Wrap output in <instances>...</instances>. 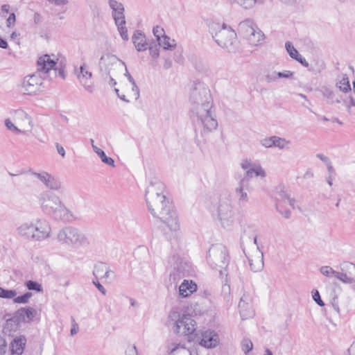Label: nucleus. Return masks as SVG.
I'll use <instances>...</instances> for the list:
<instances>
[{
    "label": "nucleus",
    "mask_w": 355,
    "mask_h": 355,
    "mask_svg": "<svg viewBox=\"0 0 355 355\" xmlns=\"http://www.w3.org/2000/svg\"><path fill=\"white\" fill-rule=\"evenodd\" d=\"M165 186L161 181H152L146 191V201L148 211L159 218L171 231L179 230L178 217L174 206L164 194Z\"/></svg>",
    "instance_id": "f257e3e1"
},
{
    "label": "nucleus",
    "mask_w": 355,
    "mask_h": 355,
    "mask_svg": "<svg viewBox=\"0 0 355 355\" xmlns=\"http://www.w3.org/2000/svg\"><path fill=\"white\" fill-rule=\"evenodd\" d=\"M213 102L191 107V119L194 126L197 143L204 140L205 136L216 130L218 122L212 110Z\"/></svg>",
    "instance_id": "f03ea898"
},
{
    "label": "nucleus",
    "mask_w": 355,
    "mask_h": 355,
    "mask_svg": "<svg viewBox=\"0 0 355 355\" xmlns=\"http://www.w3.org/2000/svg\"><path fill=\"white\" fill-rule=\"evenodd\" d=\"M39 202L42 211L55 220L71 222L75 218L60 198L51 191L41 193L39 196Z\"/></svg>",
    "instance_id": "7ed1b4c3"
},
{
    "label": "nucleus",
    "mask_w": 355,
    "mask_h": 355,
    "mask_svg": "<svg viewBox=\"0 0 355 355\" xmlns=\"http://www.w3.org/2000/svg\"><path fill=\"white\" fill-rule=\"evenodd\" d=\"M209 31L218 46L228 52L235 53L239 48L236 32L225 24L211 21L209 24Z\"/></svg>",
    "instance_id": "20e7f679"
},
{
    "label": "nucleus",
    "mask_w": 355,
    "mask_h": 355,
    "mask_svg": "<svg viewBox=\"0 0 355 355\" xmlns=\"http://www.w3.org/2000/svg\"><path fill=\"white\" fill-rule=\"evenodd\" d=\"M58 241L74 248H80L88 243L87 239L79 230L68 226L60 230L57 235Z\"/></svg>",
    "instance_id": "39448f33"
},
{
    "label": "nucleus",
    "mask_w": 355,
    "mask_h": 355,
    "mask_svg": "<svg viewBox=\"0 0 355 355\" xmlns=\"http://www.w3.org/2000/svg\"><path fill=\"white\" fill-rule=\"evenodd\" d=\"M207 259L210 266L219 270L222 275V269L227 267L229 261L227 248L222 244L212 245L208 251Z\"/></svg>",
    "instance_id": "423d86ee"
},
{
    "label": "nucleus",
    "mask_w": 355,
    "mask_h": 355,
    "mask_svg": "<svg viewBox=\"0 0 355 355\" xmlns=\"http://www.w3.org/2000/svg\"><path fill=\"white\" fill-rule=\"evenodd\" d=\"M250 232L251 230L249 227L248 230H244L243 234L241 236V245L243 246L245 243H250L252 240H253V243L257 246V252L258 256L255 259L248 256L246 254L245 256L248 259L251 270L253 272H258L262 270L263 268V252L260 251L259 247L257 245V235L254 234H251Z\"/></svg>",
    "instance_id": "0eeeda50"
},
{
    "label": "nucleus",
    "mask_w": 355,
    "mask_h": 355,
    "mask_svg": "<svg viewBox=\"0 0 355 355\" xmlns=\"http://www.w3.org/2000/svg\"><path fill=\"white\" fill-rule=\"evenodd\" d=\"M230 197V196L227 194L225 198H220L218 207V215L221 224L227 229L230 228L234 222V211Z\"/></svg>",
    "instance_id": "6e6552de"
},
{
    "label": "nucleus",
    "mask_w": 355,
    "mask_h": 355,
    "mask_svg": "<svg viewBox=\"0 0 355 355\" xmlns=\"http://www.w3.org/2000/svg\"><path fill=\"white\" fill-rule=\"evenodd\" d=\"M196 322L189 314H183L175 322L174 332L178 334L188 336L189 341L195 340Z\"/></svg>",
    "instance_id": "1a4fd4ad"
},
{
    "label": "nucleus",
    "mask_w": 355,
    "mask_h": 355,
    "mask_svg": "<svg viewBox=\"0 0 355 355\" xmlns=\"http://www.w3.org/2000/svg\"><path fill=\"white\" fill-rule=\"evenodd\" d=\"M190 102L191 107L213 102L210 90L202 83L196 84L190 93Z\"/></svg>",
    "instance_id": "9d476101"
},
{
    "label": "nucleus",
    "mask_w": 355,
    "mask_h": 355,
    "mask_svg": "<svg viewBox=\"0 0 355 355\" xmlns=\"http://www.w3.org/2000/svg\"><path fill=\"white\" fill-rule=\"evenodd\" d=\"M42 80L43 79L36 74L24 77L20 85L21 92L27 95L35 94L40 90Z\"/></svg>",
    "instance_id": "9b49d317"
},
{
    "label": "nucleus",
    "mask_w": 355,
    "mask_h": 355,
    "mask_svg": "<svg viewBox=\"0 0 355 355\" xmlns=\"http://www.w3.org/2000/svg\"><path fill=\"white\" fill-rule=\"evenodd\" d=\"M30 173L31 175L40 180V181L42 182L45 185V187L49 189L51 191H62L63 187L62 182L49 173L46 171L37 173L32 171H30Z\"/></svg>",
    "instance_id": "f8f14e48"
},
{
    "label": "nucleus",
    "mask_w": 355,
    "mask_h": 355,
    "mask_svg": "<svg viewBox=\"0 0 355 355\" xmlns=\"http://www.w3.org/2000/svg\"><path fill=\"white\" fill-rule=\"evenodd\" d=\"M196 340L194 341L198 342V343L206 348H214L216 347L219 343L218 335L214 331H205L202 333L200 337H196Z\"/></svg>",
    "instance_id": "ddd939ff"
},
{
    "label": "nucleus",
    "mask_w": 355,
    "mask_h": 355,
    "mask_svg": "<svg viewBox=\"0 0 355 355\" xmlns=\"http://www.w3.org/2000/svg\"><path fill=\"white\" fill-rule=\"evenodd\" d=\"M51 227L45 220L38 219L34 224L33 239L42 241L50 236Z\"/></svg>",
    "instance_id": "4468645a"
},
{
    "label": "nucleus",
    "mask_w": 355,
    "mask_h": 355,
    "mask_svg": "<svg viewBox=\"0 0 355 355\" xmlns=\"http://www.w3.org/2000/svg\"><path fill=\"white\" fill-rule=\"evenodd\" d=\"M77 78L80 83L87 92L89 93L93 92L94 87L91 81L92 73L88 70V67L85 63L80 67V72L77 75Z\"/></svg>",
    "instance_id": "2eb2a0df"
},
{
    "label": "nucleus",
    "mask_w": 355,
    "mask_h": 355,
    "mask_svg": "<svg viewBox=\"0 0 355 355\" xmlns=\"http://www.w3.org/2000/svg\"><path fill=\"white\" fill-rule=\"evenodd\" d=\"M102 62H107V65H112L114 66V67H121L123 66L125 67V76L128 78L129 82L131 84H135V81L128 72L125 63L120 60L116 56L112 54L107 53L105 55L101 56L99 64H101Z\"/></svg>",
    "instance_id": "dca6fc26"
},
{
    "label": "nucleus",
    "mask_w": 355,
    "mask_h": 355,
    "mask_svg": "<svg viewBox=\"0 0 355 355\" xmlns=\"http://www.w3.org/2000/svg\"><path fill=\"white\" fill-rule=\"evenodd\" d=\"M276 204H288L291 207H295V200L290 197L288 190L284 185H279L275 189Z\"/></svg>",
    "instance_id": "f3484780"
},
{
    "label": "nucleus",
    "mask_w": 355,
    "mask_h": 355,
    "mask_svg": "<svg viewBox=\"0 0 355 355\" xmlns=\"http://www.w3.org/2000/svg\"><path fill=\"white\" fill-rule=\"evenodd\" d=\"M248 190V180L246 178H243L239 182V187L235 189V194L239 205L243 206L248 202L249 198L247 193Z\"/></svg>",
    "instance_id": "a211bd4d"
},
{
    "label": "nucleus",
    "mask_w": 355,
    "mask_h": 355,
    "mask_svg": "<svg viewBox=\"0 0 355 355\" xmlns=\"http://www.w3.org/2000/svg\"><path fill=\"white\" fill-rule=\"evenodd\" d=\"M110 8L112 10V15L115 23L125 24L123 5L116 0H107Z\"/></svg>",
    "instance_id": "6ab92c4d"
},
{
    "label": "nucleus",
    "mask_w": 355,
    "mask_h": 355,
    "mask_svg": "<svg viewBox=\"0 0 355 355\" xmlns=\"http://www.w3.org/2000/svg\"><path fill=\"white\" fill-rule=\"evenodd\" d=\"M239 309L241 318L245 320L253 317L254 315L251 300L249 296L243 295L239 303Z\"/></svg>",
    "instance_id": "aec40b11"
},
{
    "label": "nucleus",
    "mask_w": 355,
    "mask_h": 355,
    "mask_svg": "<svg viewBox=\"0 0 355 355\" xmlns=\"http://www.w3.org/2000/svg\"><path fill=\"white\" fill-rule=\"evenodd\" d=\"M6 316L7 315L4 316L6 323L3 326V332L10 335L12 333H15L19 329L22 321L17 316L15 312L13 315L9 318H6Z\"/></svg>",
    "instance_id": "412c9836"
},
{
    "label": "nucleus",
    "mask_w": 355,
    "mask_h": 355,
    "mask_svg": "<svg viewBox=\"0 0 355 355\" xmlns=\"http://www.w3.org/2000/svg\"><path fill=\"white\" fill-rule=\"evenodd\" d=\"M37 71L40 72L48 73L56 65V62L52 60L49 55H44L39 58L37 62Z\"/></svg>",
    "instance_id": "4be33fe9"
},
{
    "label": "nucleus",
    "mask_w": 355,
    "mask_h": 355,
    "mask_svg": "<svg viewBox=\"0 0 355 355\" xmlns=\"http://www.w3.org/2000/svg\"><path fill=\"white\" fill-rule=\"evenodd\" d=\"M257 27V25L252 20L249 19H245L239 23L238 26V32L242 37L247 39V37L254 33Z\"/></svg>",
    "instance_id": "5701e85b"
},
{
    "label": "nucleus",
    "mask_w": 355,
    "mask_h": 355,
    "mask_svg": "<svg viewBox=\"0 0 355 355\" xmlns=\"http://www.w3.org/2000/svg\"><path fill=\"white\" fill-rule=\"evenodd\" d=\"M132 40L138 51H144L148 49L149 44L146 41V35L141 31H135Z\"/></svg>",
    "instance_id": "b1692460"
},
{
    "label": "nucleus",
    "mask_w": 355,
    "mask_h": 355,
    "mask_svg": "<svg viewBox=\"0 0 355 355\" xmlns=\"http://www.w3.org/2000/svg\"><path fill=\"white\" fill-rule=\"evenodd\" d=\"M15 313L22 322H31L37 315V311L31 306L21 308Z\"/></svg>",
    "instance_id": "393cba45"
},
{
    "label": "nucleus",
    "mask_w": 355,
    "mask_h": 355,
    "mask_svg": "<svg viewBox=\"0 0 355 355\" xmlns=\"http://www.w3.org/2000/svg\"><path fill=\"white\" fill-rule=\"evenodd\" d=\"M26 343V339L24 336L14 338L10 345L11 355H21L24 352Z\"/></svg>",
    "instance_id": "a878e982"
},
{
    "label": "nucleus",
    "mask_w": 355,
    "mask_h": 355,
    "mask_svg": "<svg viewBox=\"0 0 355 355\" xmlns=\"http://www.w3.org/2000/svg\"><path fill=\"white\" fill-rule=\"evenodd\" d=\"M197 285L192 280L184 279L179 286V295L182 297H187L196 291Z\"/></svg>",
    "instance_id": "bb28decb"
},
{
    "label": "nucleus",
    "mask_w": 355,
    "mask_h": 355,
    "mask_svg": "<svg viewBox=\"0 0 355 355\" xmlns=\"http://www.w3.org/2000/svg\"><path fill=\"white\" fill-rule=\"evenodd\" d=\"M252 46H258L264 40V34L257 27L254 33L246 39Z\"/></svg>",
    "instance_id": "cd10ccee"
},
{
    "label": "nucleus",
    "mask_w": 355,
    "mask_h": 355,
    "mask_svg": "<svg viewBox=\"0 0 355 355\" xmlns=\"http://www.w3.org/2000/svg\"><path fill=\"white\" fill-rule=\"evenodd\" d=\"M17 230L18 233L21 236L33 239V234H34V224L24 223L18 227Z\"/></svg>",
    "instance_id": "c85d7f7f"
},
{
    "label": "nucleus",
    "mask_w": 355,
    "mask_h": 355,
    "mask_svg": "<svg viewBox=\"0 0 355 355\" xmlns=\"http://www.w3.org/2000/svg\"><path fill=\"white\" fill-rule=\"evenodd\" d=\"M159 45L162 46L164 50H173L176 46V42L174 40L171 38L166 35H164L160 39V41H157Z\"/></svg>",
    "instance_id": "c756f323"
},
{
    "label": "nucleus",
    "mask_w": 355,
    "mask_h": 355,
    "mask_svg": "<svg viewBox=\"0 0 355 355\" xmlns=\"http://www.w3.org/2000/svg\"><path fill=\"white\" fill-rule=\"evenodd\" d=\"M92 148L94 151L100 157L101 161L103 163L111 166H114V161L113 160V159L110 157H107L103 150L96 147L94 145H92Z\"/></svg>",
    "instance_id": "7c9ffc66"
},
{
    "label": "nucleus",
    "mask_w": 355,
    "mask_h": 355,
    "mask_svg": "<svg viewBox=\"0 0 355 355\" xmlns=\"http://www.w3.org/2000/svg\"><path fill=\"white\" fill-rule=\"evenodd\" d=\"M253 175L265 177L266 173L262 169L261 166H257V167H254V166L251 168L246 170L245 175L243 178H246L249 181V179L252 178Z\"/></svg>",
    "instance_id": "2f4dec72"
},
{
    "label": "nucleus",
    "mask_w": 355,
    "mask_h": 355,
    "mask_svg": "<svg viewBox=\"0 0 355 355\" xmlns=\"http://www.w3.org/2000/svg\"><path fill=\"white\" fill-rule=\"evenodd\" d=\"M105 63L106 64L105 70L103 71L101 68V71L103 72L102 76H103L104 80L107 81L108 84L111 87H113L116 85V80L111 76V70L113 66L107 65V62Z\"/></svg>",
    "instance_id": "473e14b6"
},
{
    "label": "nucleus",
    "mask_w": 355,
    "mask_h": 355,
    "mask_svg": "<svg viewBox=\"0 0 355 355\" xmlns=\"http://www.w3.org/2000/svg\"><path fill=\"white\" fill-rule=\"evenodd\" d=\"M107 266V264L103 262H98L95 264L93 275L96 279H98V278H103V275L106 270Z\"/></svg>",
    "instance_id": "72a5a7b5"
},
{
    "label": "nucleus",
    "mask_w": 355,
    "mask_h": 355,
    "mask_svg": "<svg viewBox=\"0 0 355 355\" xmlns=\"http://www.w3.org/2000/svg\"><path fill=\"white\" fill-rule=\"evenodd\" d=\"M322 95L328 99L329 103H333L334 102L340 103V101L338 98L334 99L335 94L334 92L327 87H322L320 89Z\"/></svg>",
    "instance_id": "f704fd0d"
},
{
    "label": "nucleus",
    "mask_w": 355,
    "mask_h": 355,
    "mask_svg": "<svg viewBox=\"0 0 355 355\" xmlns=\"http://www.w3.org/2000/svg\"><path fill=\"white\" fill-rule=\"evenodd\" d=\"M336 86L340 91L345 93L351 91V86L347 76L343 77V78L336 83Z\"/></svg>",
    "instance_id": "c9c22d12"
},
{
    "label": "nucleus",
    "mask_w": 355,
    "mask_h": 355,
    "mask_svg": "<svg viewBox=\"0 0 355 355\" xmlns=\"http://www.w3.org/2000/svg\"><path fill=\"white\" fill-rule=\"evenodd\" d=\"M335 277L345 284H352L355 282L354 278L352 277L346 272L336 271Z\"/></svg>",
    "instance_id": "e433bc0d"
},
{
    "label": "nucleus",
    "mask_w": 355,
    "mask_h": 355,
    "mask_svg": "<svg viewBox=\"0 0 355 355\" xmlns=\"http://www.w3.org/2000/svg\"><path fill=\"white\" fill-rule=\"evenodd\" d=\"M341 272H346L349 275H352L355 271V264L349 261H344L340 264Z\"/></svg>",
    "instance_id": "4c0bfd02"
},
{
    "label": "nucleus",
    "mask_w": 355,
    "mask_h": 355,
    "mask_svg": "<svg viewBox=\"0 0 355 355\" xmlns=\"http://www.w3.org/2000/svg\"><path fill=\"white\" fill-rule=\"evenodd\" d=\"M290 143L284 138H282L277 136H273V147H277L282 150L286 147V144Z\"/></svg>",
    "instance_id": "58836bf2"
},
{
    "label": "nucleus",
    "mask_w": 355,
    "mask_h": 355,
    "mask_svg": "<svg viewBox=\"0 0 355 355\" xmlns=\"http://www.w3.org/2000/svg\"><path fill=\"white\" fill-rule=\"evenodd\" d=\"M17 295L15 290H8L0 286V297L4 299H12Z\"/></svg>",
    "instance_id": "ea45409f"
},
{
    "label": "nucleus",
    "mask_w": 355,
    "mask_h": 355,
    "mask_svg": "<svg viewBox=\"0 0 355 355\" xmlns=\"http://www.w3.org/2000/svg\"><path fill=\"white\" fill-rule=\"evenodd\" d=\"M25 285L30 291L37 292H42L43 291L42 285L35 281L28 280L25 283Z\"/></svg>",
    "instance_id": "a19ab883"
},
{
    "label": "nucleus",
    "mask_w": 355,
    "mask_h": 355,
    "mask_svg": "<svg viewBox=\"0 0 355 355\" xmlns=\"http://www.w3.org/2000/svg\"><path fill=\"white\" fill-rule=\"evenodd\" d=\"M32 293L26 292L22 295L15 297L13 302L17 304H26L28 302V300L32 297Z\"/></svg>",
    "instance_id": "79ce46f5"
},
{
    "label": "nucleus",
    "mask_w": 355,
    "mask_h": 355,
    "mask_svg": "<svg viewBox=\"0 0 355 355\" xmlns=\"http://www.w3.org/2000/svg\"><path fill=\"white\" fill-rule=\"evenodd\" d=\"M285 46H286L288 53L292 58L295 60V58H297L299 56V55H300L299 52L292 45V44L290 42H286L285 44Z\"/></svg>",
    "instance_id": "37998d69"
},
{
    "label": "nucleus",
    "mask_w": 355,
    "mask_h": 355,
    "mask_svg": "<svg viewBox=\"0 0 355 355\" xmlns=\"http://www.w3.org/2000/svg\"><path fill=\"white\" fill-rule=\"evenodd\" d=\"M284 205L276 204L277 211L282 214L285 218H289L291 215V211L288 209L284 207Z\"/></svg>",
    "instance_id": "c03bdc74"
},
{
    "label": "nucleus",
    "mask_w": 355,
    "mask_h": 355,
    "mask_svg": "<svg viewBox=\"0 0 355 355\" xmlns=\"http://www.w3.org/2000/svg\"><path fill=\"white\" fill-rule=\"evenodd\" d=\"M118 28V31L120 33V35L124 40H128V30L126 27L125 26V24L122 23H115Z\"/></svg>",
    "instance_id": "a18cd8bd"
},
{
    "label": "nucleus",
    "mask_w": 355,
    "mask_h": 355,
    "mask_svg": "<svg viewBox=\"0 0 355 355\" xmlns=\"http://www.w3.org/2000/svg\"><path fill=\"white\" fill-rule=\"evenodd\" d=\"M241 346L242 350L245 354H248L252 349L253 347L252 343L249 339H244L242 341Z\"/></svg>",
    "instance_id": "49530a36"
},
{
    "label": "nucleus",
    "mask_w": 355,
    "mask_h": 355,
    "mask_svg": "<svg viewBox=\"0 0 355 355\" xmlns=\"http://www.w3.org/2000/svg\"><path fill=\"white\" fill-rule=\"evenodd\" d=\"M320 271L323 275L326 277H330L332 275L335 276L336 273V270L328 266H322L320 269Z\"/></svg>",
    "instance_id": "de8ad7c7"
},
{
    "label": "nucleus",
    "mask_w": 355,
    "mask_h": 355,
    "mask_svg": "<svg viewBox=\"0 0 355 355\" xmlns=\"http://www.w3.org/2000/svg\"><path fill=\"white\" fill-rule=\"evenodd\" d=\"M153 33L157 41H160V39L165 35L164 28L158 26L153 28Z\"/></svg>",
    "instance_id": "09e8293b"
},
{
    "label": "nucleus",
    "mask_w": 355,
    "mask_h": 355,
    "mask_svg": "<svg viewBox=\"0 0 355 355\" xmlns=\"http://www.w3.org/2000/svg\"><path fill=\"white\" fill-rule=\"evenodd\" d=\"M277 74V72H276V71H272V72L268 73L265 76L266 81L268 83H270L276 81L278 79V76Z\"/></svg>",
    "instance_id": "8fccbe9b"
},
{
    "label": "nucleus",
    "mask_w": 355,
    "mask_h": 355,
    "mask_svg": "<svg viewBox=\"0 0 355 355\" xmlns=\"http://www.w3.org/2000/svg\"><path fill=\"white\" fill-rule=\"evenodd\" d=\"M5 125L6 126V128L9 130H11L12 132H15L16 133H20L21 131L17 128L12 123V121L9 119H7L5 120Z\"/></svg>",
    "instance_id": "3c124183"
},
{
    "label": "nucleus",
    "mask_w": 355,
    "mask_h": 355,
    "mask_svg": "<svg viewBox=\"0 0 355 355\" xmlns=\"http://www.w3.org/2000/svg\"><path fill=\"white\" fill-rule=\"evenodd\" d=\"M260 142L265 148H272L273 147V136L264 138Z\"/></svg>",
    "instance_id": "603ef678"
},
{
    "label": "nucleus",
    "mask_w": 355,
    "mask_h": 355,
    "mask_svg": "<svg viewBox=\"0 0 355 355\" xmlns=\"http://www.w3.org/2000/svg\"><path fill=\"white\" fill-rule=\"evenodd\" d=\"M256 0H240L239 3L245 9H249L253 7L255 4Z\"/></svg>",
    "instance_id": "864d4df0"
},
{
    "label": "nucleus",
    "mask_w": 355,
    "mask_h": 355,
    "mask_svg": "<svg viewBox=\"0 0 355 355\" xmlns=\"http://www.w3.org/2000/svg\"><path fill=\"white\" fill-rule=\"evenodd\" d=\"M343 104L346 107L348 112H351V107H355V99L353 97H349V101L343 100Z\"/></svg>",
    "instance_id": "5fc2aeb1"
},
{
    "label": "nucleus",
    "mask_w": 355,
    "mask_h": 355,
    "mask_svg": "<svg viewBox=\"0 0 355 355\" xmlns=\"http://www.w3.org/2000/svg\"><path fill=\"white\" fill-rule=\"evenodd\" d=\"M313 299L320 306H324V303L322 300V299L320 297V295L317 290H315V292H313Z\"/></svg>",
    "instance_id": "6e6d98bb"
},
{
    "label": "nucleus",
    "mask_w": 355,
    "mask_h": 355,
    "mask_svg": "<svg viewBox=\"0 0 355 355\" xmlns=\"http://www.w3.org/2000/svg\"><path fill=\"white\" fill-rule=\"evenodd\" d=\"M278 78H293V73L291 71L286 70L282 72H277Z\"/></svg>",
    "instance_id": "4d7b16f0"
},
{
    "label": "nucleus",
    "mask_w": 355,
    "mask_h": 355,
    "mask_svg": "<svg viewBox=\"0 0 355 355\" xmlns=\"http://www.w3.org/2000/svg\"><path fill=\"white\" fill-rule=\"evenodd\" d=\"M7 343L3 336H0V355L6 353Z\"/></svg>",
    "instance_id": "13d9d810"
},
{
    "label": "nucleus",
    "mask_w": 355,
    "mask_h": 355,
    "mask_svg": "<svg viewBox=\"0 0 355 355\" xmlns=\"http://www.w3.org/2000/svg\"><path fill=\"white\" fill-rule=\"evenodd\" d=\"M16 21V16L14 12H12L10 14L8 18L6 20V26L7 27L10 28L12 26Z\"/></svg>",
    "instance_id": "bf43d9fd"
},
{
    "label": "nucleus",
    "mask_w": 355,
    "mask_h": 355,
    "mask_svg": "<svg viewBox=\"0 0 355 355\" xmlns=\"http://www.w3.org/2000/svg\"><path fill=\"white\" fill-rule=\"evenodd\" d=\"M148 49H149L150 54L152 57H153L155 58H157L159 57V50L157 48L156 45L155 46H153L149 44Z\"/></svg>",
    "instance_id": "052dcab7"
},
{
    "label": "nucleus",
    "mask_w": 355,
    "mask_h": 355,
    "mask_svg": "<svg viewBox=\"0 0 355 355\" xmlns=\"http://www.w3.org/2000/svg\"><path fill=\"white\" fill-rule=\"evenodd\" d=\"M125 355H138L137 349L135 345H130L125 350Z\"/></svg>",
    "instance_id": "680f3d73"
},
{
    "label": "nucleus",
    "mask_w": 355,
    "mask_h": 355,
    "mask_svg": "<svg viewBox=\"0 0 355 355\" xmlns=\"http://www.w3.org/2000/svg\"><path fill=\"white\" fill-rule=\"evenodd\" d=\"M93 283L95 285V286L96 287V288L103 295H105L106 293H107V291L106 289L103 287V285H101L98 280L96 279V281H93Z\"/></svg>",
    "instance_id": "e2e57ef3"
},
{
    "label": "nucleus",
    "mask_w": 355,
    "mask_h": 355,
    "mask_svg": "<svg viewBox=\"0 0 355 355\" xmlns=\"http://www.w3.org/2000/svg\"><path fill=\"white\" fill-rule=\"evenodd\" d=\"M241 165L242 168H243L244 170H248L249 168H251L254 166H255V164H252L250 161H249L248 159L243 160L241 162Z\"/></svg>",
    "instance_id": "0e129e2a"
},
{
    "label": "nucleus",
    "mask_w": 355,
    "mask_h": 355,
    "mask_svg": "<svg viewBox=\"0 0 355 355\" xmlns=\"http://www.w3.org/2000/svg\"><path fill=\"white\" fill-rule=\"evenodd\" d=\"M295 60L299 62L302 66H304L305 67H309L308 62L300 54L299 55V56L297 58H295Z\"/></svg>",
    "instance_id": "69168bd1"
},
{
    "label": "nucleus",
    "mask_w": 355,
    "mask_h": 355,
    "mask_svg": "<svg viewBox=\"0 0 355 355\" xmlns=\"http://www.w3.org/2000/svg\"><path fill=\"white\" fill-rule=\"evenodd\" d=\"M49 2L54 3L56 6H64L68 3L69 0H47Z\"/></svg>",
    "instance_id": "338daca9"
},
{
    "label": "nucleus",
    "mask_w": 355,
    "mask_h": 355,
    "mask_svg": "<svg viewBox=\"0 0 355 355\" xmlns=\"http://www.w3.org/2000/svg\"><path fill=\"white\" fill-rule=\"evenodd\" d=\"M73 324H72V327L71 329V331H70V334L71 336H73L75 334H76L78 331H79V328H78V324L74 321V320H73Z\"/></svg>",
    "instance_id": "774afa93"
}]
</instances>
